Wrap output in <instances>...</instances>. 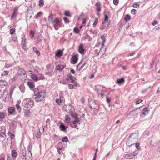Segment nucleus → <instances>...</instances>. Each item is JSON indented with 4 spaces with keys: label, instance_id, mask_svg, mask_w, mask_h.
I'll return each mask as SVG.
<instances>
[{
    "label": "nucleus",
    "instance_id": "25",
    "mask_svg": "<svg viewBox=\"0 0 160 160\" xmlns=\"http://www.w3.org/2000/svg\"><path fill=\"white\" fill-rule=\"evenodd\" d=\"M132 156V155L131 154H126L125 155L124 158L126 159H132L133 158V156Z\"/></svg>",
    "mask_w": 160,
    "mask_h": 160
},
{
    "label": "nucleus",
    "instance_id": "56",
    "mask_svg": "<svg viewBox=\"0 0 160 160\" xmlns=\"http://www.w3.org/2000/svg\"><path fill=\"white\" fill-rule=\"evenodd\" d=\"M63 19L64 20L65 23H68L69 22V21L68 18L66 17L63 18Z\"/></svg>",
    "mask_w": 160,
    "mask_h": 160
},
{
    "label": "nucleus",
    "instance_id": "7",
    "mask_svg": "<svg viewBox=\"0 0 160 160\" xmlns=\"http://www.w3.org/2000/svg\"><path fill=\"white\" fill-rule=\"evenodd\" d=\"M60 125L59 126V128L61 131H63L65 132L66 129L68 128V126H66L63 123L60 122Z\"/></svg>",
    "mask_w": 160,
    "mask_h": 160
},
{
    "label": "nucleus",
    "instance_id": "49",
    "mask_svg": "<svg viewBox=\"0 0 160 160\" xmlns=\"http://www.w3.org/2000/svg\"><path fill=\"white\" fill-rule=\"evenodd\" d=\"M4 136H5V133L4 132H1L0 133V138H4Z\"/></svg>",
    "mask_w": 160,
    "mask_h": 160
},
{
    "label": "nucleus",
    "instance_id": "43",
    "mask_svg": "<svg viewBox=\"0 0 160 160\" xmlns=\"http://www.w3.org/2000/svg\"><path fill=\"white\" fill-rule=\"evenodd\" d=\"M15 31V29L14 28L11 29L10 31V33L11 34H13Z\"/></svg>",
    "mask_w": 160,
    "mask_h": 160
},
{
    "label": "nucleus",
    "instance_id": "48",
    "mask_svg": "<svg viewBox=\"0 0 160 160\" xmlns=\"http://www.w3.org/2000/svg\"><path fill=\"white\" fill-rule=\"evenodd\" d=\"M104 17V21L105 22L108 23V15L106 14H105Z\"/></svg>",
    "mask_w": 160,
    "mask_h": 160
},
{
    "label": "nucleus",
    "instance_id": "37",
    "mask_svg": "<svg viewBox=\"0 0 160 160\" xmlns=\"http://www.w3.org/2000/svg\"><path fill=\"white\" fill-rule=\"evenodd\" d=\"M62 141L63 142H67L68 141V140L67 137L65 136L62 138Z\"/></svg>",
    "mask_w": 160,
    "mask_h": 160
},
{
    "label": "nucleus",
    "instance_id": "59",
    "mask_svg": "<svg viewBox=\"0 0 160 160\" xmlns=\"http://www.w3.org/2000/svg\"><path fill=\"white\" fill-rule=\"evenodd\" d=\"M68 86L69 87V88L70 89H72L74 88V86L73 85H72L71 84H68Z\"/></svg>",
    "mask_w": 160,
    "mask_h": 160
},
{
    "label": "nucleus",
    "instance_id": "16",
    "mask_svg": "<svg viewBox=\"0 0 160 160\" xmlns=\"http://www.w3.org/2000/svg\"><path fill=\"white\" fill-rule=\"evenodd\" d=\"M143 111L142 112V114L144 115L145 116L146 114H148V113L149 110H148V109L147 108H145L143 109Z\"/></svg>",
    "mask_w": 160,
    "mask_h": 160
},
{
    "label": "nucleus",
    "instance_id": "58",
    "mask_svg": "<svg viewBox=\"0 0 160 160\" xmlns=\"http://www.w3.org/2000/svg\"><path fill=\"white\" fill-rule=\"evenodd\" d=\"M136 10L135 9H133L131 11V13L133 15H135L136 14Z\"/></svg>",
    "mask_w": 160,
    "mask_h": 160
},
{
    "label": "nucleus",
    "instance_id": "39",
    "mask_svg": "<svg viewBox=\"0 0 160 160\" xmlns=\"http://www.w3.org/2000/svg\"><path fill=\"white\" fill-rule=\"evenodd\" d=\"M64 15L65 16L67 17H70L71 16L70 12L68 11H65L64 13Z\"/></svg>",
    "mask_w": 160,
    "mask_h": 160
},
{
    "label": "nucleus",
    "instance_id": "35",
    "mask_svg": "<svg viewBox=\"0 0 160 160\" xmlns=\"http://www.w3.org/2000/svg\"><path fill=\"white\" fill-rule=\"evenodd\" d=\"M101 38L102 39V45L103 47L104 45V44L105 42V38L104 36H101Z\"/></svg>",
    "mask_w": 160,
    "mask_h": 160
},
{
    "label": "nucleus",
    "instance_id": "13",
    "mask_svg": "<svg viewBox=\"0 0 160 160\" xmlns=\"http://www.w3.org/2000/svg\"><path fill=\"white\" fill-rule=\"evenodd\" d=\"M8 110L9 113L10 114H13L15 111V109L13 107H10L8 108Z\"/></svg>",
    "mask_w": 160,
    "mask_h": 160
},
{
    "label": "nucleus",
    "instance_id": "62",
    "mask_svg": "<svg viewBox=\"0 0 160 160\" xmlns=\"http://www.w3.org/2000/svg\"><path fill=\"white\" fill-rule=\"evenodd\" d=\"M111 99L109 98L107 96L106 97V101L107 103H109L111 102Z\"/></svg>",
    "mask_w": 160,
    "mask_h": 160
},
{
    "label": "nucleus",
    "instance_id": "12",
    "mask_svg": "<svg viewBox=\"0 0 160 160\" xmlns=\"http://www.w3.org/2000/svg\"><path fill=\"white\" fill-rule=\"evenodd\" d=\"M26 110H23L24 111V115L25 117H28L29 116L30 112L29 110L30 109L27 108Z\"/></svg>",
    "mask_w": 160,
    "mask_h": 160
},
{
    "label": "nucleus",
    "instance_id": "63",
    "mask_svg": "<svg viewBox=\"0 0 160 160\" xmlns=\"http://www.w3.org/2000/svg\"><path fill=\"white\" fill-rule=\"evenodd\" d=\"M113 3L115 5H117L118 3V0H113Z\"/></svg>",
    "mask_w": 160,
    "mask_h": 160
},
{
    "label": "nucleus",
    "instance_id": "61",
    "mask_svg": "<svg viewBox=\"0 0 160 160\" xmlns=\"http://www.w3.org/2000/svg\"><path fill=\"white\" fill-rule=\"evenodd\" d=\"M68 77L70 80H71L72 79H74L75 78L71 75H68Z\"/></svg>",
    "mask_w": 160,
    "mask_h": 160
},
{
    "label": "nucleus",
    "instance_id": "17",
    "mask_svg": "<svg viewBox=\"0 0 160 160\" xmlns=\"http://www.w3.org/2000/svg\"><path fill=\"white\" fill-rule=\"evenodd\" d=\"M124 79L123 78L117 79V82L118 84H121L122 83H123L124 82Z\"/></svg>",
    "mask_w": 160,
    "mask_h": 160
},
{
    "label": "nucleus",
    "instance_id": "27",
    "mask_svg": "<svg viewBox=\"0 0 160 160\" xmlns=\"http://www.w3.org/2000/svg\"><path fill=\"white\" fill-rule=\"evenodd\" d=\"M28 85L30 88H32L34 87V85L33 82H28Z\"/></svg>",
    "mask_w": 160,
    "mask_h": 160
},
{
    "label": "nucleus",
    "instance_id": "6",
    "mask_svg": "<svg viewBox=\"0 0 160 160\" xmlns=\"http://www.w3.org/2000/svg\"><path fill=\"white\" fill-rule=\"evenodd\" d=\"M89 105L91 109H95L96 108L97 105L95 102L93 100L90 101L89 102Z\"/></svg>",
    "mask_w": 160,
    "mask_h": 160
},
{
    "label": "nucleus",
    "instance_id": "64",
    "mask_svg": "<svg viewBox=\"0 0 160 160\" xmlns=\"http://www.w3.org/2000/svg\"><path fill=\"white\" fill-rule=\"evenodd\" d=\"M158 22L156 20H154L152 23V25L153 26H155L156 24H158Z\"/></svg>",
    "mask_w": 160,
    "mask_h": 160
},
{
    "label": "nucleus",
    "instance_id": "20",
    "mask_svg": "<svg viewBox=\"0 0 160 160\" xmlns=\"http://www.w3.org/2000/svg\"><path fill=\"white\" fill-rule=\"evenodd\" d=\"M31 78L35 81H37L38 80V78L35 74H32L31 75Z\"/></svg>",
    "mask_w": 160,
    "mask_h": 160
},
{
    "label": "nucleus",
    "instance_id": "47",
    "mask_svg": "<svg viewBox=\"0 0 160 160\" xmlns=\"http://www.w3.org/2000/svg\"><path fill=\"white\" fill-rule=\"evenodd\" d=\"M41 133L40 132V131H39V132H37V135H36V138H40L41 137Z\"/></svg>",
    "mask_w": 160,
    "mask_h": 160
},
{
    "label": "nucleus",
    "instance_id": "45",
    "mask_svg": "<svg viewBox=\"0 0 160 160\" xmlns=\"http://www.w3.org/2000/svg\"><path fill=\"white\" fill-rule=\"evenodd\" d=\"M42 14V12H38L36 15L35 17L36 18V19H38V18L40 17Z\"/></svg>",
    "mask_w": 160,
    "mask_h": 160
},
{
    "label": "nucleus",
    "instance_id": "18",
    "mask_svg": "<svg viewBox=\"0 0 160 160\" xmlns=\"http://www.w3.org/2000/svg\"><path fill=\"white\" fill-rule=\"evenodd\" d=\"M8 84L7 82L4 80H2L0 81V85L1 86H7Z\"/></svg>",
    "mask_w": 160,
    "mask_h": 160
},
{
    "label": "nucleus",
    "instance_id": "57",
    "mask_svg": "<svg viewBox=\"0 0 160 160\" xmlns=\"http://www.w3.org/2000/svg\"><path fill=\"white\" fill-rule=\"evenodd\" d=\"M100 52H98V50L96 49L95 50V55L96 56H98L99 55V53Z\"/></svg>",
    "mask_w": 160,
    "mask_h": 160
},
{
    "label": "nucleus",
    "instance_id": "44",
    "mask_svg": "<svg viewBox=\"0 0 160 160\" xmlns=\"http://www.w3.org/2000/svg\"><path fill=\"white\" fill-rule=\"evenodd\" d=\"M44 5L43 0H39V6L40 7H42Z\"/></svg>",
    "mask_w": 160,
    "mask_h": 160
},
{
    "label": "nucleus",
    "instance_id": "36",
    "mask_svg": "<svg viewBox=\"0 0 160 160\" xmlns=\"http://www.w3.org/2000/svg\"><path fill=\"white\" fill-rule=\"evenodd\" d=\"M8 134L9 136L10 137L11 139H13L14 138V135L12 134V133L10 132H9L8 133Z\"/></svg>",
    "mask_w": 160,
    "mask_h": 160
},
{
    "label": "nucleus",
    "instance_id": "1",
    "mask_svg": "<svg viewBox=\"0 0 160 160\" xmlns=\"http://www.w3.org/2000/svg\"><path fill=\"white\" fill-rule=\"evenodd\" d=\"M45 91L44 90H42L40 92L37 93L33 96L34 99H35L36 101H41L44 97L45 95Z\"/></svg>",
    "mask_w": 160,
    "mask_h": 160
},
{
    "label": "nucleus",
    "instance_id": "38",
    "mask_svg": "<svg viewBox=\"0 0 160 160\" xmlns=\"http://www.w3.org/2000/svg\"><path fill=\"white\" fill-rule=\"evenodd\" d=\"M72 123L73 124H80V121L79 120H78V119H76L75 120H74L73 122H72Z\"/></svg>",
    "mask_w": 160,
    "mask_h": 160
},
{
    "label": "nucleus",
    "instance_id": "51",
    "mask_svg": "<svg viewBox=\"0 0 160 160\" xmlns=\"http://www.w3.org/2000/svg\"><path fill=\"white\" fill-rule=\"evenodd\" d=\"M73 31L74 32L76 33H79V31L78 29L77 28H74L73 29Z\"/></svg>",
    "mask_w": 160,
    "mask_h": 160
},
{
    "label": "nucleus",
    "instance_id": "22",
    "mask_svg": "<svg viewBox=\"0 0 160 160\" xmlns=\"http://www.w3.org/2000/svg\"><path fill=\"white\" fill-rule=\"evenodd\" d=\"M69 79L68 78H66L65 80H61L60 82L63 84H65L68 83L69 82Z\"/></svg>",
    "mask_w": 160,
    "mask_h": 160
},
{
    "label": "nucleus",
    "instance_id": "54",
    "mask_svg": "<svg viewBox=\"0 0 160 160\" xmlns=\"http://www.w3.org/2000/svg\"><path fill=\"white\" fill-rule=\"evenodd\" d=\"M140 146V143L139 142H137L135 144V146L137 149H140V147H139Z\"/></svg>",
    "mask_w": 160,
    "mask_h": 160
},
{
    "label": "nucleus",
    "instance_id": "30",
    "mask_svg": "<svg viewBox=\"0 0 160 160\" xmlns=\"http://www.w3.org/2000/svg\"><path fill=\"white\" fill-rule=\"evenodd\" d=\"M70 119L68 115H66L65 116V120L66 122L69 123Z\"/></svg>",
    "mask_w": 160,
    "mask_h": 160
},
{
    "label": "nucleus",
    "instance_id": "60",
    "mask_svg": "<svg viewBox=\"0 0 160 160\" xmlns=\"http://www.w3.org/2000/svg\"><path fill=\"white\" fill-rule=\"evenodd\" d=\"M142 101V100L141 99H138L136 102V104H139L141 103Z\"/></svg>",
    "mask_w": 160,
    "mask_h": 160
},
{
    "label": "nucleus",
    "instance_id": "11",
    "mask_svg": "<svg viewBox=\"0 0 160 160\" xmlns=\"http://www.w3.org/2000/svg\"><path fill=\"white\" fill-rule=\"evenodd\" d=\"M95 5L97 7L96 10L98 12H100L101 10V3L99 2H98L96 3Z\"/></svg>",
    "mask_w": 160,
    "mask_h": 160
},
{
    "label": "nucleus",
    "instance_id": "53",
    "mask_svg": "<svg viewBox=\"0 0 160 160\" xmlns=\"http://www.w3.org/2000/svg\"><path fill=\"white\" fill-rule=\"evenodd\" d=\"M5 117L4 114L3 112H1L0 113V118L3 119Z\"/></svg>",
    "mask_w": 160,
    "mask_h": 160
},
{
    "label": "nucleus",
    "instance_id": "32",
    "mask_svg": "<svg viewBox=\"0 0 160 160\" xmlns=\"http://www.w3.org/2000/svg\"><path fill=\"white\" fill-rule=\"evenodd\" d=\"M13 41L14 42H17L18 41V39L16 37L12 38L11 39H10V42H11Z\"/></svg>",
    "mask_w": 160,
    "mask_h": 160
},
{
    "label": "nucleus",
    "instance_id": "10",
    "mask_svg": "<svg viewBox=\"0 0 160 160\" xmlns=\"http://www.w3.org/2000/svg\"><path fill=\"white\" fill-rule=\"evenodd\" d=\"M18 73L20 75H24L25 74V72L24 69L22 68H19L18 70Z\"/></svg>",
    "mask_w": 160,
    "mask_h": 160
},
{
    "label": "nucleus",
    "instance_id": "9",
    "mask_svg": "<svg viewBox=\"0 0 160 160\" xmlns=\"http://www.w3.org/2000/svg\"><path fill=\"white\" fill-rule=\"evenodd\" d=\"M62 51L61 50L59 49L56 52L55 55L58 57H60L62 55Z\"/></svg>",
    "mask_w": 160,
    "mask_h": 160
},
{
    "label": "nucleus",
    "instance_id": "21",
    "mask_svg": "<svg viewBox=\"0 0 160 160\" xmlns=\"http://www.w3.org/2000/svg\"><path fill=\"white\" fill-rule=\"evenodd\" d=\"M64 67L63 65H58L56 69L57 70H59L60 71H62Z\"/></svg>",
    "mask_w": 160,
    "mask_h": 160
},
{
    "label": "nucleus",
    "instance_id": "55",
    "mask_svg": "<svg viewBox=\"0 0 160 160\" xmlns=\"http://www.w3.org/2000/svg\"><path fill=\"white\" fill-rule=\"evenodd\" d=\"M8 72L7 71H4L3 73L1 75L2 76L3 75H7L8 74Z\"/></svg>",
    "mask_w": 160,
    "mask_h": 160
},
{
    "label": "nucleus",
    "instance_id": "24",
    "mask_svg": "<svg viewBox=\"0 0 160 160\" xmlns=\"http://www.w3.org/2000/svg\"><path fill=\"white\" fill-rule=\"evenodd\" d=\"M18 155L17 152L15 150H13L12 152V157H16Z\"/></svg>",
    "mask_w": 160,
    "mask_h": 160
},
{
    "label": "nucleus",
    "instance_id": "2",
    "mask_svg": "<svg viewBox=\"0 0 160 160\" xmlns=\"http://www.w3.org/2000/svg\"><path fill=\"white\" fill-rule=\"evenodd\" d=\"M27 99L25 100L24 101V103L25 104L23 107V110H26V109H30L32 107L33 104V101L32 100H30L27 101Z\"/></svg>",
    "mask_w": 160,
    "mask_h": 160
},
{
    "label": "nucleus",
    "instance_id": "19",
    "mask_svg": "<svg viewBox=\"0 0 160 160\" xmlns=\"http://www.w3.org/2000/svg\"><path fill=\"white\" fill-rule=\"evenodd\" d=\"M19 89L22 93L24 92L25 91V87L24 85L23 84H21L19 87Z\"/></svg>",
    "mask_w": 160,
    "mask_h": 160
},
{
    "label": "nucleus",
    "instance_id": "15",
    "mask_svg": "<svg viewBox=\"0 0 160 160\" xmlns=\"http://www.w3.org/2000/svg\"><path fill=\"white\" fill-rule=\"evenodd\" d=\"M82 61H82L80 62H79V64H78V65L77 66V70H80L84 66V65H85V63H84L82 65V66L81 67H79L80 65L81 64Z\"/></svg>",
    "mask_w": 160,
    "mask_h": 160
},
{
    "label": "nucleus",
    "instance_id": "40",
    "mask_svg": "<svg viewBox=\"0 0 160 160\" xmlns=\"http://www.w3.org/2000/svg\"><path fill=\"white\" fill-rule=\"evenodd\" d=\"M63 150V148H62L58 149V151L59 154H61L63 153V152H62Z\"/></svg>",
    "mask_w": 160,
    "mask_h": 160
},
{
    "label": "nucleus",
    "instance_id": "3",
    "mask_svg": "<svg viewBox=\"0 0 160 160\" xmlns=\"http://www.w3.org/2000/svg\"><path fill=\"white\" fill-rule=\"evenodd\" d=\"M140 112L141 110L140 109V107H139L131 111L130 112L129 114L131 115L134 116L140 113Z\"/></svg>",
    "mask_w": 160,
    "mask_h": 160
},
{
    "label": "nucleus",
    "instance_id": "34",
    "mask_svg": "<svg viewBox=\"0 0 160 160\" xmlns=\"http://www.w3.org/2000/svg\"><path fill=\"white\" fill-rule=\"evenodd\" d=\"M48 21L50 22H52L53 23V20H52V15L51 14L48 17Z\"/></svg>",
    "mask_w": 160,
    "mask_h": 160
},
{
    "label": "nucleus",
    "instance_id": "26",
    "mask_svg": "<svg viewBox=\"0 0 160 160\" xmlns=\"http://www.w3.org/2000/svg\"><path fill=\"white\" fill-rule=\"evenodd\" d=\"M33 50L34 52H35L38 56H39L40 55V52L38 50H37L36 48L35 47L33 48Z\"/></svg>",
    "mask_w": 160,
    "mask_h": 160
},
{
    "label": "nucleus",
    "instance_id": "28",
    "mask_svg": "<svg viewBox=\"0 0 160 160\" xmlns=\"http://www.w3.org/2000/svg\"><path fill=\"white\" fill-rule=\"evenodd\" d=\"M16 107L18 112H20L21 110V108L20 105L18 104H17L16 105Z\"/></svg>",
    "mask_w": 160,
    "mask_h": 160
},
{
    "label": "nucleus",
    "instance_id": "42",
    "mask_svg": "<svg viewBox=\"0 0 160 160\" xmlns=\"http://www.w3.org/2000/svg\"><path fill=\"white\" fill-rule=\"evenodd\" d=\"M140 4H138L137 2H136L135 4H134L133 7L134 8H139Z\"/></svg>",
    "mask_w": 160,
    "mask_h": 160
},
{
    "label": "nucleus",
    "instance_id": "33",
    "mask_svg": "<svg viewBox=\"0 0 160 160\" xmlns=\"http://www.w3.org/2000/svg\"><path fill=\"white\" fill-rule=\"evenodd\" d=\"M39 80H43L45 78L43 74H38Z\"/></svg>",
    "mask_w": 160,
    "mask_h": 160
},
{
    "label": "nucleus",
    "instance_id": "41",
    "mask_svg": "<svg viewBox=\"0 0 160 160\" xmlns=\"http://www.w3.org/2000/svg\"><path fill=\"white\" fill-rule=\"evenodd\" d=\"M54 27L55 28V29L56 30H57L58 29V28L60 27V25L59 24H54Z\"/></svg>",
    "mask_w": 160,
    "mask_h": 160
},
{
    "label": "nucleus",
    "instance_id": "14",
    "mask_svg": "<svg viewBox=\"0 0 160 160\" xmlns=\"http://www.w3.org/2000/svg\"><path fill=\"white\" fill-rule=\"evenodd\" d=\"M70 113L72 117L75 118V119H78L77 114L74 112L72 111H70Z\"/></svg>",
    "mask_w": 160,
    "mask_h": 160
},
{
    "label": "nucleus",
    "instance_id": "4",
    "mask_svg": "<svg viewBox=\"0 0 160 160\" xmlns=\"http://www.w3.org/2000/svg\"><path fill=\"white\" fill-rule=\"evenodd\" d=\"M134 142L133 141V139L131 138V136H129L126 142V144L127 146L130 147L134 145Z\"/></svg>",
    "mask_w": 160,
    "mask_h": 160
},
{
    "label": "nucleus",
    "instance_id": "50",
    "mask_svg": "<svg viewBox=\"0 0 160 160\" xmlns=\"http://www.w3.org/2000/svg\"><path fill=\"white\" fill-rule=\"evenodd\" d=\"M56 102L58 105H60L62 103L61 101L59 99H56L55 100Z\"/></svg>",
    "mask_w": 160,
    "mask_h": 160
},
{
    "label": "nucleus",
    "instance_id": "46",
    "mask_svg": "<svg viewBox=\"0 0 160 160\" xmlns=\"http://www.w3.org/2000/svg\"><path fill=\"white\" fill-rule=\"evenodd\" d=\"M31 149H32V146L31 145H29L28 147V151L30 152V154L31 155V156L32 157V153L31 152Z\"/></svg>",
    "mask_w": 160,
    "mask_h": 160
},
{
    "label": "nucleus",
    "instance_id": "29",
    "mask_svg": "<svg viewBox=\"0 0 160 160\" xmlns=\"http://www.w3.org/2000/svg\"><path fill=\"white\" fill-rule=\"evenodd\" d=\"M131 17L128 15H127L124 18V20L126 22L129 21Z\"/></svg>",
    "mask_w": 160,
    "mask_h": 160
},
{
    "label": "nucleus",
    "instance_id": "31",
    "mask_svg": "<svg viewBox=\"0 0 160 160\" xmlns=\"http://www.w3.org/2000/svg\"><path fill=\"white\" fill-rule=\"evenodd\" d=\"M60 23V21L59 19L57 18H55V20L53 21V24H59Z\"/></svg>",
    "mask_w": 160,
    "mask_h": 160
},
{
    "label": "nucleus",
    "instance_id": "8",
    "mask_svg": "<svg viewBox=\"0 0 160 160\" xmlns=\"http://www.w3.org/2000/svg\"><path fill=\"white\" fill-rule=\"evenodd\" d=\"M78 51L81 54H83L84 53L85 50L84 49L83 44L82 43H81L79 45L78 48Z\"/></svg>",
    "mask_w": 160,
    "mask_h": 160
},
{
    "label": "nucleus",
    "instance_id": "5",
    "mask_svg": "<svg viewBox=\"0 0 160 160\" xmlns=\"http://www.w3.org/2000/svg\"><path fill=\"white\" fill-rule=\"evenodd\" d=\"M78 54H76L72 56L71 60V63L74 64L77 62L78 60Z\"/></svg>",
    "mask_w": 160,
    "mask_h": 160
},
{
    "label": "nucleus",
    "instance_id": "23",
    "mask_svg": "<svg viewBox=\"0 0 160 160\" xmlns=\"http://www.w3.org/2000/svg\"><path fill=\"white\" fill-rule=\"evenodd\" d=\"M17 11V9H15L13 11V13L11 17V19H12L14 18H15L16 17V13Z\"/></svg>",
    "mask_w": 160,
    "mask_h": 160
},
{
    "label": "nucleus",
    "instance_id": "52",
    "mask_svg": "<svg viewBox=\"0 0 160 160\" xmlns=\"http://www.w3.org/2000/svg\"><path fill=\"white\" fill-rule=\"evenodd\" d=\"M60 101H61V102L62 103L64 102H65V101L64 100V98L63 97H60Z\"/></svg>",
    "mask_w": 160,
    "mask_h": 160
}]
</instances>
